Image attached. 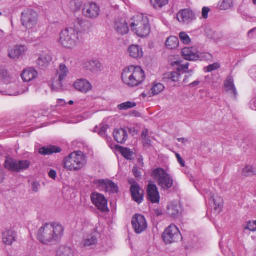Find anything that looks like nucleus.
I'll list each match as a JSON object with an SVG mask.
<instances>
[{
	"label": "nucleus",
	"instance_id": "obj_1",
	"mask_svg": "<svg viewBox=\"0 0 256 256\" xmlns=\"http://www.w3.org/2000/svg\"><path fill=\"white\" fill-rule=\"evenodd\" d=\"M129 28L137 36L146 38L151 32V25L147 16L136 12L132 14L129 18Z\"/></svg>",
	"mask_w": 256,
	"mask_h": 256
},
{
	"label": "nucleus",
	"instance_id": "obj_2",
	"mask_svg": "<svg viewBox=\"0 0 256 256\" xmlns=\"http://www.w3.org/2000/svg\"><path fill=\"white\" fill-rule=\"evenodd\" d=\"M64 230L60 224H46L40 228L38 238L44 244H54L61 239Z\"/></svg>",
	"mask_w": 256,
	"mask_h": 256
},
{
	"label": "nucleus",
	"instance_id": "obj_3",
	"mask_svg": "<svg viewBox=\"0 0 256 256\" xmlns=\"http://www.w3.org/2000/svg\"><path fill=\"white\" fill-rule=\"evenodd\" d=\"M63 163L64 168L68 170L77 171L84 166L86 163V157L81 151H76L66 157Z\"/></svg>",
	"mask_w": 256,
	"mask_h": 256
},
{
	"label": "nucleus",
	"instance_id": "obj_4",
	"mask_svg": "<svg viewBox=\"0 0 256 256\" xmlns=\"http://www.w3.org/2000/svg\"><path fill=\"white\" fill-rule=\"evenodd\" d=\"M80 34L74 28H67L61 32L59 42L66 48H72L80 42L82 38Z\"/></svg>",
	"mask_w": 256,
	"mask_h": 256
},
{
	"label": "nucleus",
	"instance_id": "obj_5",
	"mask_svg": "<svg viewBox=\"0 0 256 256\" xmlns=\"http://www.w3.org/2000/svg\"><path fill=\"white\" fill-rule=\"evenodd\" d=\"M38 15L32 8H26L21 14L20 22L23 26L28 30L34 28L38 24Z\"/></svg>",
	"mask_w": 256,
	"mask_h": 256
},
{
	"label": "nucleus",
	"instance_id": "obj_6",
	"mask_svg": "<svg viewBox=\"0 0 256 256\" xmlns=\"http://www.w3.org/2000/svg\"><path fill=\"white\" fill-rule=\"evenodd\" d=\"M152 176L162 189L166 190L172 187L174 183L172 178L162 168H158L154 170Z\"/></svg>",
	"mask_w": 256,
	"mask_h": 256
},
{
	"label": "nucleus",
	"instance_id": "obj_7",
	"mask_svg": "<svg viewBox=\"0 0 256 256\" xmlns=\"http://www.w3.org/2000/svg\"><path fill=\"white\" fill-rule=\"evenodd\" d=\"M129 86H137L144 80V72L140 66H129Z\"/></svg>",
	"mask_w": 256,
	"mask_h": 256
},
{
	"label": "nucleus",
	"instance_id": "obj_8",
	"mask_svg": "<svg viewBox=\"0 0 256 256\" xmlns=\"http://www.w3.org/2000/svg\"><path fill=\"white\" fill-rule=\"evenodd\" d=\"M162 238L166 244H170L180 240L182 236L178 228L172 224L165 230Z\"/></svg>",
	"mask_w": 256,
	"mask_h": 256
},
{
	"label": "nucleus",
	"instance_id": "obj_9",
	"mask_svg": "<svg viewBox=\"0 0 256 256\" xmlns=\"http://www.w3.org/2000/svg\"><path fill=\"white\" fill-rule=\"evenodd\" d=\"M30 162L27 160H16L12 158H6L4 162L6 168L14 172H20L28 168Z\"/></svg>",
	"mask_w": 256,
	"mask_h": 256
},
{
	"label": "nucleus",
	"instance_id": "obj_10",
	"mask_svg": "<svg viewBox=\"0 0 256 256\" xmlns=\"http://www.w3.org/2000/svg\"><path fill=\"white\" fill-rule=\"evenodd\" d=\"M132 229L136 234H140L148 228V222L146 218L140 214H135L132 219Z\"/></svg>",
	"mask_w": 256,
	"mask_h": 256
},
{
	"label": "nucleus",
	"instance_id": "obj_11",
	"mask_svg": "<svg viewBox=\"0 0 256 256\" xmlns=\"http://www.w3.org/2000/svg\"><path fill=\"white\" fill-rule=\"evenodd\" d=\"M94 184L97 186L100 190L114 194L118 192V187L117 184L110 180H98L94 182Z\"/></svg>",
	"mask_w": 256,
	"mask_h": 256
},
{
	"label": "nucleus",
	"instance_id": "obj_12",
	"mask_svg": "<svg viewBox=\"0 0 256 256\" xmlns=\"http://www.w3.org/2000/svg\"><path fill=\"white\" fill-rule=\"evenodd\" d=\"M188 66L189 63L188 62L178 66L176 72H168L164 74L162 78L164 81L168 82H178L180 78L181 74L180 72L181 71L186 72L188 68Z\"/></svg>",
	"mask_w": 256,
	"mask_h": 256
},
{
	"label": "nucleus",
	"instance_id": "obj_13",
	"mask_svg": "<svg viewBox=\"0 0 256 256\" xmlns=\"http://www.w3.org/2000/svg\"><path fill=\"white\" fill-rule=\"evenodd\" d=\"M176 19L182 24H188L196 19V14L189 9L180 10L176 15Z\"/></svg>",
	"mask_w": 256,
	"mask_h": 256
},
{
	"label": "nucleus",
	"instance_id": "obj_14",
	"mask_svg": "<svg viewBox=\"0 0 256 256\" xmlns=\"http://www.w3.org/2000/svg\"><path fill=\"white\" fill-rule=\"evenodd\" d=\"M91 200L94 204L100 211L108 212V202L104 196L102 194L94 192L91 194Z\"/></svg>",
	"mask_w": 256,
	"mask_h": 256
},
{
	"label": "nucleus",
	"instance_id": "obj_15",
	"mask_svg": "<svg viewBox=\"0 0 256 256\" xmlns=\"http://www.w3.org/2000/svg\"><path fill=\"white\" fill-rule=\"evenodd\" d=\"M129 184L131 185L130 191L132 200L138 204L142 203L144 200L143 190L134 181L129 180Z\"/></svg>",
	"mask_w": 256,
	"mask_h": 256
},
{
	"label": "nucleus",
	"instance_id": "obj_16",
	"mask_svg": "<svg viewBox=\"0 0 256 256\" xmlns=\"http://www.w3.org/2000/svg\"><path fill=\"white\" fill-rule=\"evenodd\" d=\"M82 14L86 18L94 19L100 14V8L94 3L85 4L82 8Z\"/></svg>",
	"mask_w": 256,
	"mask_h": 256
},
{
	"label": "nucleus",
	"instance_id": "obj_17",
	"mask_svg": "<svg viewBox=\"0 0 256 256\" xmlns=\"http://www.w3.org/2000/svg\"><path fill=\"white\" fill-rule=\"evenodd\" d=\"M127 18L126 15L118 18L115 22L114 28L118 33L124 35L128 33V24L126 22Z\"/></svg>",
	"mask_w": 256,
	"mask_h": 256
},
{
	"label": "nucleus",
	"instance_id": "obj_18",
	"mask_svg": "<svg viewBox=\"0 0 256 256\" xmlns=\"http://www.w3.org/2000/svg\"><path fill=\"white\" fill-rule=\"evenodd\" d=\"M17 240V234L14 228H6L2 233V241L6 245L11 246Z\"/></svg>",
	"mask_w": 256,
	"mask_h": 256
},
{
	"label": "nucleus",
	"instance_id": "obj_19",
	"mask_svg": "<svg viewBox=\"0 0 256 256\" xmlns=\"http://www.w3.org/2000/svg\"><path fill=\"white\" fill-rule=\"evenodd\" d=\"M225 90L230 94V96L234 100L238 98V92L234 84V80L230 76L227 77L224 82Z\"/></svg>",
	"mask_w": 256,
	"mask_h": 256
},
{
	"label": "nucleus",
	"instance_id": "obj_20",
	"mask_svg": "<svg viewBox=\"0 0 256 256\" xmlns=\"http://www.w3.org/2000/svg\"><path fill=\"white\" fill-rule=\"evenodd\" d=\"M204 196L206 198H208L210 200H212L214 210L216 214H220L223 207V200L222 198L218 195L212 194L211 192H206Z\"/></svg>",
	"mask_w": 256,
	"mask_h": 256
},
{
	"label": "nucleus",
	"instance_id": "obj_21",
	"mask_svg": "<svg viewBox=\"0 0 256 256\" xmlns=\"http://www.w3.org/2000/svg\"><path fill=\"white\" fill-rule=\"evenodd\" d=\"M73 86L77 90L84 94L92 89V84L83 78L76 80Z\"/></svg>",
	"mask_w": 256,
	"mask_h": 256
},
{
	"label": "nucleus",
	"instance_id": "obj_22",
	"mask_svg": "<svg viewBox=\"0 0 256 256\" xmlns=\"http://www.w3.org/2000/svg\"><path fill=\"white\" fill-rule=\"evenodd\" d=\"M148 197L152 203L158 202L160 201V194L156 184H150L147 188Z\"/></svg>",
	"mask_w": 256,
	"mask_h": 256
},
{
	"label": "nucleus",
	"instance_id": "obj_23",
	"mask_svg": "<svg viewBox=\"0 0 256 256\" xmlns=\"http://www.w3.org/2000/svg\"><path fill=\"white\" fill-rule=\"evenodd\" d=\"M166 212L170 216L177 218L181 214V208L178 204L171 202L167 206Z\"/></svg>",
	"mask_w": 256,
	"mask_h": 256
},
{
	"label": "nucleus",
	"instance_id": "obj_24",
	"mask_svg": "<svg viewBox=\"0 0 256 256\" xmlns=\"http://www.w3.org/2000/svg\"><path fill=\"white\" fill-rule=\"evenodd\" d=\"M38 74V72L36 70L29 68L23 70L21 76L24 82H29L36 78Z\"/></svg>",
	"mask_w": 256,
	"mask_h": 256
},
{
	"label": "nucleus",
	"instance_id": "obj_25",
	"mask_svg": "<svg viewBox=\"0 0 256 256\" xmlns=\"http://www.w3.org/2000/svg\"><path fill=\"white\" fill-rule=\"evenodd\" d=\"M198 52L196 50L190 48H184L182 52L184 58L188 60H198Z\"/></svg>",
	"mask_w": 256,
	"mask_h": 256
},
{
	"label": "nucleus",
	"instance_id": "obj_26",
	"mask_svg": "<svg viewBox=\"0 0 256 256\" xmlns=\"http://www.w3.org/2000/svg\"><path fill=\"white\" fill-rule=\"evenodd\" d=\"M25 51L23 46H16L8 50V56L13 60L18 59Z\"/></svg>",
	"mask_w": 256,
	"mask_h": 256
},
{
	"label": "nucleus",
	"instance_id": "obj_27",
	"mask_svg": "<svg viewBox=\"0 0 256 256\" xmlns=\"http://www.w3.org/2000/svg\"><path fill=\"white\" fill-rule=\"evenodd\" d=\"M52 60L51 56L48 54H45L40 56L36 60V64L39 68L44 69L47 68Z\"/></svg>",
	"mask_w": 256,
	"mask_h": 256
},
{
	"label": "nucleus",
	"instance_id": "obj_28",
	"mask_svg": "<svg viewBox=\"0 0 256 256\" xmlns=\"http://www.w3.org/2000/svg\"><path fill=\"white\" fill-rule=\"evenodd\" d=\"M113 134L115 140L118 143L122 144L126 140V132L124 129H114Z\"/></svg>",
	"mask_w": 256,
	"mask_h": 256
},
{
	"label": "nucleus",
	"instance_id": "obj_29",
	"mask_svg": "<svg viewBox=\"0 0 256 256\" xmlns=\"http://www.w3.org/2000/svg\"><path fill=\"white\" fill-rule=\"evenodd\" d=\"M61 150L60 148L59 147L50 146L48 147H42L39 148L38 152L40 154L46 156L51 154L53 153L60 152Z\"/></svg>",
	"mask_w": 256,
	"mask_h": 256
},
{
	"label": "nucleus",
	"instance_id": "obj_30",
	"mask_svg": "<svg viewBox=\"0 0 256 256\" xmlns=\"http://www.w3.org/2000/svg\"><path fill=\"white\" fill-rule=\"evenodd\" d=\"M86 68L92 72L101 71L102 68V64L98 60H92L86 64Z\"/></svg>",
	"mask_w": 256,
	"mask_h": 256
},
{
	"label": "nucleus",
	"instance_id": "obj_31",
	"mask_svg": "<svg viewBox=\"0 0 256 256\" xmlns=\"http://www.w3.org/2000/svg\"><path fill=\"white\" fill-rule=\"evenodd\" d=\"M129 54L135 58H142L143 56L142 48L138 45H132L129 47Z\"/></svg>",
	"mask_w": 256,
	"mask_h": 256
},
{
	"label": "nucleus",
	"instance_id": "obj_32",
	"mask_svg": "<svg viewBox=\"0 0 256 256\" xmlns=\"http://www.w3.org/2000/svg\"><path fill=\"white\" fill-rule=\"evenodd\" d=\"M179 44V40L177 37L170 36L167 38L166 42V46L168 49L176 48Z\"/></svg>",
	"mask_w": 256,
	"mask_h": 256
},
{
	"label": "nucleus",
	"instance_id": "obj_33",
	"mask_svg": "<svg viewBox=\"0 0 256 256\" xmlns=\"http://www.w3.org/2000/svg\"><path fill=\"white\" fill-rule=\"evenodd\" d=\"M57 256H74V252L70 247L61 246L57 251Z\"/></svg>",
	"mask_w": 256,
	"mask_h": 256
},
{
	"label": "nucleus",
	"instance_id": "obj_34",
	"mask_svg": "<svg viewBox=\"0 0 256 256\" xmlns=\"http://www.w3.org/2000/svg\"><path fill=\"white\" fill-rule=\"evenodd\" d=\"M98 243L97 237L94 234L88 236L83 240V244L85 246H91Z\"/></svg>",
	"mask_w": 256,
	"mask_h": 256
},
{
	"label": "nucleus",
	"instance_id": "obj_35",
	"mask_svg": "<svg viewBox=\"0 0 256 256\" xmlns=\"http://www.w3.org/2000/svg\"><path fill=\"white\" fill-rule=\"evenodd\" d=\"M233 6V0H220L218 3V8L222 10L231 9Z\"/></svg>",
	"mask_w": 256,
	"mask_h": 256
},
{
	"label": "nucleus",
	"instance_id": "obj_36",
	"mask_svg": "<svg viewBox=\"0 0 256 256\" xmlns=\"http://www.w3.org/2000/svg\"><path fill=\"white\" fill-rule=\"evenodd\" d=\"M58 80L60 82V86H62V81L66 77L68 72V70L64 64H60V66Z\"/></svg>",
	"mask_w": 256,
	"mask_h": 256
},
{
	"label": "nucleus",
	"instance_id": "obj_37",
	"mask_svg": "<svg viewBox=\"0 0 256 256\" xmlns=\"http://www.w3.org/2000/svg\"><path fill=\"white\" fill-rule=\"evenodd\" d=\"M164 86L160 83H154L151 90L152 95H156L162 92L164 90Z\"/></svg>",
	"mask_w": 256,
	"mask_h": 256
},
{
	"label": "nucleus",
	"instance_id": "obj_38",
	"mask_svg": "<svg viewBox=\"0 0 256 256\" xmlns=\"http://www.w3.org/2000/svg\"><path fill=\"white\" fill-rule=\"evenodd\" d=\"M242 174L246 176H250L256 174V168L251 166H246L243 170Z\"/></svg>",
	"mask_w": 256,
	"mask_h": 256
},
{
	"label": "nucleus",
	"instance_id": "obj_39",
	"mask_svg": "<svg viewBox=\"0 0 256 256\" xmlns=\"http://www.w3.org/2000/svg\"><path fill=\"white\" fill-rule=\"evenodd\" d=\"M82 4V2L80 0H72L70 2L68 6L71 11L76 12L80 10Z\"/></svg>",
	"mask_w": 256,
	"mask_h": 256
},
{
	"label": "nucleus",
	"instance_id": "obj_40",
	"mask_svg": "<svg viewBox=\"0 0 256 256\" xmlns=\"http://www.w3.org/2000/svg\"><path fill=\"white\" fill-rule=\"evenodd\" d=\"M152 5L156 9L160 8L168 4V0H150Z\"/></svg>",
	"mask_w": 256,
	"mask_h": 256
},
{
	"label": "nucleus",
	"instance_id": "obj_41",
	"mask_svg": "<svg viewBox=\"0 0 256 256\" xmlns=\"http://www.w3.org/2000/svg\"><path fill=\"white\" fill-rule=\"evenodd\" d=\"M11 79V76L7 70H2L0 71V80H2L4 82L9 83Z\"/></svg>",
	"mask_w": 256,
	"mask_h": 256
},
{
	"label": "nucleus",
	"instance_id": "obj_42",
	"mask_svg": "<svg viewBox=\"0 0 256 256\" xmlns=\"http://www.w3.org/2000/svg\"><path fill=\"white\" fill-rule=\"evenodd\" d=\"M198 60L212 61V56L208 52H198Z\"/></svg>",
	"mask_w": 256,
	"mask_h": 256
},
{
	"label": "nucleus",
	"instance_id": "obj_43",
	"mask_svg": "<svg viewBox=\"0 0 256 256\" xmlns=\"http://www.w3.org/2000/svg\"><path fill=\"white\" fill-rule=\"evenodd\" d=\"M179 36L180 41L185 44H188L191 42L190 36L185 32H180Z\"/></svg>",
	"mask_w": 256,
	"mask_h": 256
},
{
	"label": "nucleus",
	"instance_id": "obj_44",
	"mask_svg": "<svg viewBox=\"0 0 256 256\" xmlns=\"http://www.w3.org/2000/svg\"><path fill=\"white\" fill-rule=\"evenodd\" d=\"M116 148L124 158L128 160V148H124L120 146H116Z\"/></svg>",
	"mask_w": 256,
	"mask_h": 256
},
{
	"label": "nucleus",
	"instance_id": "obj_45",
	"mask_svg": "<svg viewBox=\"0 0 256 256\" xmlns=\"http://www.w3.org/2000/svg\"><path fill=\"white\" fill-rule=\"evenodd\" d=\"M220 65L218 63H214L209 65L207 67L204 68V71L206 72H211L213 70H216L220 68Z\"/></svg>",
	"mask_w": 256,
	"mask_h": 256
},
{
	"label": "nucleus",
	"instance_id": "obj_46",
	"mask_svg": "<svg viewBox=\"0 0 256 256\" xmlns=\"http://www.w3.org/2000/svg\"><path fill=\"white\" fill-rule=\"evenodd\" d=\"M244 229L248 230L252 232L256 230V221H250L248 222L247 226H244Z\"/></svg>",
	"mask_w": 256,
	"mask_h": 256
},
{
	"label": "nucleus",
	"instance_id": "obj_47",
	"mask_svg": "<svg viewBox=\"0 0 256 256\" xmlns=\"http://www.w3.org/2000/svg\"><path fill=\"white\" fill-rule=\"evenodd\" d=\"M77 22L80 24V27L82 28H85V27L88 26L90 25V22L88 20H84L80 18L77 19Z\"/></svg>",
	"mask_w": 256,
	"mask_h": 256
},
{
	"label": "nucleus",
	"instance_id": "obj_48",
	"mask_svg": "<svg viewBox=\"0 0 256 256\" xmlns=\"http://www.w3.org/2000/svg\"><path fill=\"white\" fill-rule=\"evenodd\" d=\"M128 70L127 69V68H126L124 70L122 74V78L123 81V82L126 84L128 85Z\"/></svg>",
	"mask_w": 256,
	"mask_h": 256
},
{
	"label": "nucleus",
	"instance_id": "obj_49",
	"mask_svg": "<svg viewBox=\"0 0 256 256\" xmlns=\"http://www.w3.org/2000/svg\"><path fill=\"white\" fill-rule=\"evenodd\" d=\"M94 132H98L102 137L105 138L106 136V129H94Z\"/></svg>",
	"mask_w": 256,
	"mask_h": 256
},
{
	"label": "nucleus",
	"instance_id": "obj_50",
	"mask_svg": "<svg viewBox=\"0 0 256 256\" xmlns=\"http://www.w3.org/2000/svg\"><path fill=\"white\" fill-rule=\"evenodd\" d=\"M210 9L208 7H204L202 10V18L206 19L208 18Z\"/></svg>",
	"mask_w": 256,
	"mask_h": 256
},
{
	"label": "nucleus",
	"instance_id": "obj_51",
	"mask_svg": "<svg viewBox=\"0 0 256 256\" xmlns=\"http://www.w3.org/2000/svg\"><path fill=\"white\" fill-rule=\"evenodd\" d=\"M40 185L38 182H34L32 184V190L34 192H38L40 190Z\"/></svg>",
	"mask_w": 256,
	"mask_h": 256
},
{
	"label": "nucleus",
	"instance_id": "obj_52",
	"mask_svg": "<svg viewBox=\"0 0 256 256\" xmlns=\"http://www.w3.org/2000/svg\"><path fill=\"white\" fill-rule=\"evenodd\" d=\"M129 116L140 117V114L138 111L134 110H129Z\"/></svg>",
	"mask_w": 256,
	"mask_h": 256
},
{
	"label": "nucleus",
	"instance_id": "obj_53",
	"mask_svg": "<svg viewBox=\"0 0 256 256\" xmlns=\"http://www.w3.org/2000/svg\"><path fill=\"white\" fill-rule=\"evenodd\" d=\"M120 110H126L128 109V102L120 104L118 106Z\"/></svg>",
	"mask_w": 256,
	"mask_h": 256
},
{
	"label": "nucleus",
	"instance_id": "obj_54",
	"mask_svg": "<svg viewBox=\"0 0 256 256\" xmlns=\"http://www.w3.org/2000/svg\"><path fill=\"white\" fill-rule=\"evenodd\" d=\"M48 174L49 177L53 180H55L56 177V172L53 170H50Z\"/></svg>",
	"mask_w": 256,
	"mask_h": 256
},
{
	"label": "nucleus",
	"instance_id": "obj_55",
	"mask_svg": "<svg viewBox=\"0 0 256 256\" xmlns=\"http://www.w3.org/2000/svg\"><path fill=\"white\" fill-rule=\"evenodd\" d=\"M132 172L136 178H139L140 176V172L138 171L137 167H134L132 170Z\"/></svg>",
	"mask_w": 256,
	"mask_h": 256
},
{
	"label": "nucleus",
	"instance_id": "obj_56",
	"mask_svg": "<svg viewBox=\"0 0 256 256\" xmlns=\"http://www.w3.org/2000/svg\"><path fill=\"white\" fill-rule=\"evenodd\" d=\"M176 157L178 159V162L182 166H184V161L182 159V157L178 154H176Z\"/></svg>",
	"mask_w": 256,
	"mask_h": 256
},
{
	"label": "nucleus",
	"instance_id": "obj_57",
	"mask_svg": "<svg viewBox=\"0 0 256 256\" xmlns=\"http://www.w3.org/2000/svg\"><path fill=\"white\" fill-rule=\"evenodd\" d=\"M250 108L252 110H256V100L254 99L250 102Z\"/></svg>",
	"mask_w": 256,
	"mask_h": 256
},
{
	"label": "nucleus",
	"instance_id": "obj_58",
	"mask_svg": "<svg viewBox=\"0 0 256 256\" xmlns=\"http://www.w3.org/2000/svg\"><path fill=\"white\" fill-rule=\"evenodd\" d=\"M143 144L144 146H148L150 144V140L147 138H142Z\"/></svg>",
	"mask_w": 256,
	"mask_h": 256
},
{
	"label": "nucleus",
	"instance_id": "obj_59",
	"mask_svg": "<svg viewBox=\"0 0 256 256\" xmlns=\"http://www.w3.org/2000/svg\"><path fill=\"white\" fill-rule=\"evenodd\" d=\"M254 33H256V28H254L252 30H250L248 32V36L250 37V38H252L254 36Z\"/></svg>",
	"mask_w": 256,
	"mask_h": 256
},
{
	"label": "nucleus",
	"instance_id": "obj_60",
	"mask_svg": "<svg viewBox=\"0 0 256 256\" xmlns=\"http://www.w3.org/2000/svg\"><path fill=\"white\" fill-rule=\"evenodd\" d=\"M154 214L157 216H160L162 215V211L160 209L154 210Z\"/></svg>",
	"mask_w": 256,
	"mask_h": 256
},
{
	"label": "nucleus",
	"instance_id": "obj_61",
	"mask_svg": "<svg viewBox=\"0 0 256 256\" xmlns=\"http://www.w3.org/2000/svg\"><path fill=\"white\" fill-rule=\"evenodd\" d=\"M200 81L196 80V81L194 82H193L190 84L189 86L191 87H194V86L198 85L200 84Z\"/></svg>",
	"mask_w": 256,
	"mask_h": 256
},
{
	"label": "nucleus",
	"instance_id": "obj_62",
	"mask_svg": "<svg viewBox=\"0 0 256 256\" xmlns=\"http://www.w3.org/2000/svg\"><path fill=\"white\" fill-rule=\"evenodd\" d=\"M148 134V130L147 129L145 130L144 131H143V132H142V138H146Z\"/></svg>",
	"mask_w": 256,
	"mask_h": 256
},
{
	"label": "nucleus",
	"instance_id": "obj_63",
	"mask_svg": "<svg viewBox=\"0 0 256 256\" xmlns=\"http://www.w3.org/2000/svg\"><path fill=\"white\" fill-rule=\"evenodd\" d=\"M138 160L140 162V165L141 166H143V165H144V163H143V158H142V156H139V157L138 158Z\"/></svg>",
	"mask_w": 256,
	"mask_h": 256
},
{
	"label": "nucleus",
	"instance_id": "obj_64",
	"mask_svg": "<svg viewBox=\"0 0 256 256\" xmlns=\"http://www.w3.org/2000/svg\"><path fill=\"white\" fill-rule=\"evenodd\" d=\"M58 103L60 105H63L66 104L65 101L62 99H60L58 100Z\"/></svg>",
	"mask_w": 256,
	"mask_h": 256
}]
</instances>
